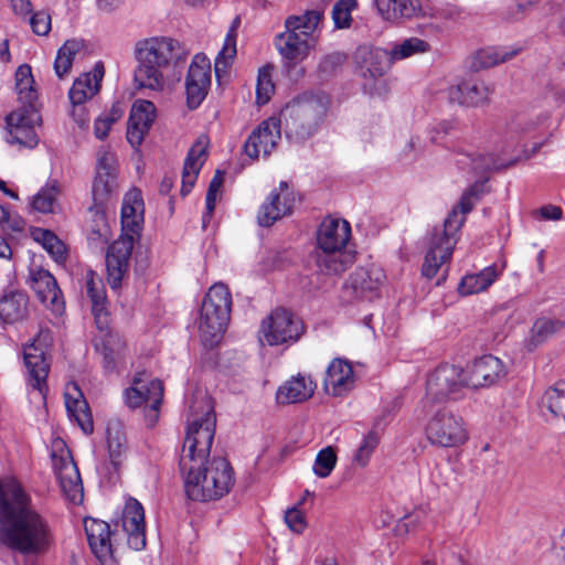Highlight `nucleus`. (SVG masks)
I'll use <instances>...</instances> for the list:
<instances>
[{
    "label": "nucleus",
    "mask_w": 565,
    "mask_h": 565,
    "mask_svg": "<svg viewBox=\"0 0 565 565\" xmlns=\"http://www.w3.org/2000/svg\"><path fill=\"white\" fill-rule=\"evenodd\" d=\"M211 397L196 391L189 401L186 436L180 456V470L189 499L206 502L226 495L235 483L231 463L223 457L209 459L215 434Z\"/></svg>",
    "instance_id": "1"
},
{
    "label": "nucleus",
    "mask_w": 565,
    "mask_h": 565,
    "mask_svg": "<svg viewBox=\"0 0 565 565\" xmlns=\"http://www.w3.org/2000/svg\"><path fill=\"white\" fill-rule=\"evenodd\" d=\"M0 541L25 555L45 554L54 542L47 521L13 478L0 481Z\"/></svg>",
    "instance_id": "2"
},
{
    "label": "nucleus",
    "mask_w": 565,
    "mask_h": 565,
    "mask_svg": "<svg viewBox=\"0 0 565 565\" xmlns=\"http://www.w3.org/2000/svg\"><path fill=\"white\" fill-rule=\"evenodd\" d=\"M134 54L136 87L162 93L170 86L169 72L184 62L189 52L172 38L152 36L138 41Z\"/></svg>",
    "instance_id": "3"
},
{
    "label": "nucleus",
    "mask_w": 565,
    "mask_h": 565,
    "mask_svg": "<svg viewBox=\"0 0 565 565\" xmlns=\"http://www.w3.org/2000/svg\"><path fill=\"white\" fill-rule=\"evenodd\" d=\"M143 213L141 192L138 189H131L122 200L121 235L109 246L106 254L107 281L113 289L120 287L128 271L135 242L142 230Z\"/></svg>",
    "instance_id": "4"
},
{
    "label": "nucleus",
    "mask_w": 565,
    "mask_h": 565,
    "mask_svg": "<svg viewBox=\"0 0 565 565\" xmlns=\"http://www.w3.org/2000/svg\"><path fill=\"white\" fill-rule=\"evenodd\" d=\"M478 194V185L470 186L462 194L458 205L448 214L443 228L434 230L422 266V274L425 277L429 279L435 277L438 270L449 262L458 242V231L465 223V215L472 210Z\"/></svg>",
    "instance_id": "5"
},
{
    "label": "nucleus",
    "mask_w": 565,
    "mask_h": 565,
    "mask_svg": "<svg viewBox=\"0 0 565 565\" xmlns=\"http://www.w3.org/2000/svg\"><path fill=\"white\" fill-rule=\"evenodd\" d=\"M351 238V225L342 218L326 217L318 228L317 244L320 253L317 266L324 275H339L353 263L354 255L345 249Z\"/></svg>",
    "instance_id": "6"
},
{
    "label": "nucleus",
    "mask_w": 565,
    "mask_h": 565,
    "mask_svg": "<svg viewBox=\"0 0 565 565\" xmlns=\"http://www.w3.org/2000/svg\"><path fill=\"white\" fill-rule=\"evenodd\" d=\"M232 296L224 284H214L206 292L198 320L200 338L205 348L216 347L230 321Z\"/></svg>",
    "instance_id": "7"
},
{
    "label": "nucleus",
    "mask_w": 565,
    "mask_h": 565,
    "mask_svg": "<svg viewBox=\"0 0 565 565\" xmlns=\"http://www.w3.org/2000/svg\"><path fill=\"white\" fill-rule=\"evenodd\" d=\"M329 105L326 94L305 95L288 103L280 113L287 135L298 139L312 136L326 118Z\"/></svg>",
    "instance_id": "8"
},
{
    "label": "nucleus",
    "mask_w": 565,
    "mask_h": 565,
    "mask_svg": "<svg viewBox=\"0 0 565 565\" xmlns=\"http://www.w3.org/2000/svg\"><path fill=\"white\" fill-rule=\"evenodd\" d=\"M322 13L308 10L300 15H291L285 21V32L276 36V47L280 55L291 62L303 60L310 50V42Z\"/></svg>",
    "instance_id": "9"
},
{
    "label": "nucleus",
    "mask_w": 565,
    "mask_h": 565,
    "mask_svg": "<svg viewBox=\"0 0 565 565\" xmlns=\"http://www.w3.org/2000/svg\"><path fill=\"white\" fill-rule=\"evenodd\" d=\"M428 418L425 425L427 440L436 447L455 448L469 439L463 418L447 407H424Z\"/></svg>",
    "instance_id": "10"
},
{
    "label": "nucleus",
    "mask_w": 565,
    "mask_h": 565,
    "mask_svg": "<svg viewBox=\"0 0 565 565\" xmlns=\"http://www.w3.org/2000/svg\"><path fill=\"white\" fill-rule=\"evenodd\" d=\"M468 387L465 369L451 364L440 365L427 379L423 406L459 399Z\"/></svg>",
    "instance_id": "11"
},
{
    "label": "nucleus",
    "mask_w": 565,
    "mask_h": 565,
    "mask_svg": "<svg viewBox=\"0 0 565 565\" xmlns=\"http://www.w3.org/2000/svg\"><path fill=\"white\" fill-rule=\"evenodd\" d=\"M305 331L300 319L287 309L277 308L263 319L258 330L262 345L290 344L300 339Z\"/></svg>",
    "instance_id": "12"
},
{
    "label": "nucleus",
    "mask_w": 565,
    "mask_h": 565,
    "mask_svg": "<svg viewBox=\"0 0 565 565\" xmlns=\"http://www.w3.org/2000/svg\"><path fill=\"white\" fill-rule=\"evenodd\" d=\"M163 397V385L160 380L151 379L146 372L137 373L131 386L124 393L125 403L129 408L146 407V418L153 425L159 415V406Z\"/></svg>",
    "instance_id": "13"
},
{
    "label": "nucleus",
    "mask_w": 565,
    "mask_h": 565,
    "mask_svg": "<svg viewBox=\"0 0 565 565\" xmlns=\"http://www.w3.org/2000/svg\"><path fill=\"white\" fill-rule=\"evenodd\" d=\"M52 465L65 498L74 504L83 501L84 489L81 475L70 450L62 440L54 444Z\"/></svg>",
    "instance_id": "14"
},
{
    "label": "nucleus",
    "mask_w": 565,
    "mask_h": 565,
    "mask_svg": "<svg viewBox=\"0 0 565 565\" xmlns=\"http://www.w3.org/2000/svg\"><path fill=\"white\" fill-rule=\"evenodd\" d=\"M51 341L50 331H40L32 343L23 351L24 364L28 373V383L34 392H38L42 399H45L46 379L50 364L45 358V348Z\"/></svg>",
    "instance_id": "15"
},
{
    "label": "nucleus",
    "mask_w": 565,
    "mask_h": 565,
    "mask_svg": "<svg viewBox=\"0 0 565 565\" xmlns=\"http://www.w3.org/2000/svg\"><path fill=\"white\" fill-rule=\"evenodd\" d=\"M118 164L116 156L109 149L102 147L97 151L96 174L92 194L96 204H104L118 190Z\"/></svg>",
    "instance_id": "16"
},
{
    "label": "nucleus",
    "mask_w": 565,
    "mask_h": 565,
    "mask_svg": "<svg viewBox=\"0 0 565 565\" xmlns=\"http://www.w3.org/2000/svg\"><path fill=\"white\" fill-rule=\"evenodd\" d=\"M39 119V114L32 107H22L9 114L6 118L7 141L30 149L36 147L39 138L34 126Z\"/></svg>",
    "instance_id": "17"
},
{
    "label": "nucleus",
    "mask_w": 565,
    "mask_h": 565,
    "mask_svg": "<svg viewBox=\"0 0 565 565\" xmlns=\"http://www.w3.org/2000/svg\"><path fill=\"white\" fill-rule=\"evenodd\" d=\"M211 86V63L203 54L192 58L185 77L186 103L191 109L198 108L205 99Z\"/></svg>",
    "instance_id": "18"
},
{
    "label": "nucleus",
    "mask_w": 565,
    "mask_h": 565,
    "mask_svg": "<svg viewBox=\"0 0 565 565\" xmlns=\"http://www.w3.org/2000/svg\"><path fill=\"white\" fill-rule=\"evenodd\" d=\"M465 371L470 388L490 387L508 375L504 362L492 354L476 359Z\"/></svg>",
    "instance_id": "19"
},
{
    "label": "nucleus",
    "mask_w": 565,
    "mask_h": 565,
    "mask_svg": "<svg viewBox=\"0 0 565 565\" xmlns=\"http://www.w3.org/2000/svg\"><path fill=\"white\" fill-rule=\"evenodd\" d=\"M30 286L34 290L38 299L54 315H61L64 311L65 302L61 289L53 275L43 268L35 267L30 269Z\"/></svg>",
    "instance_id": "20"
},
{
    "label": "nucleus",
    "mask_w": 565,
    "mask_h": 565,
    "mask_svg": "<svg viewBox=\"0 0 565 565\" xmlns=\"http://www.w3.org/2000/svg\"><path fill=\"white\" fill-rule=\"evenodd\" d=\"M280 139V120L274 117L262 121L249 135L244 143L245 153L257 159L268 156Z\"/></svg>",
    "instance_id": "21"
},
{
    "label": "nucleus",
    "mask_w": 565,
    "mask_h": 565,
    "mask_svg": "<svg viewBox=\"0 0 565 565\" xmlns=\"http://www.w3.org/2000/svg\"><path fill=\"white\" fill-rule=\"evenodd\" d=\"M295 196L288 190L286 182H280L278 189H274L266 201L260 205L257 221L260 226H270L276 221L292 212Z\"/></svg>",
    "instance_id": "22"
},
{
    "label": "nucleus",
    "mask_w": 565,
    "mask_h": 565,
    "mask_svg": "<svg viewBox=\"0 0 565 565\" xmlns=\"http://www.w3.org/2000/svg\"><path fill=\"white\" fill-rule=\"evenodd\" d=\"M120 524L127 535L128 545L135 551L146 546L145 511L139 501L130 498L124 507Z\"/></svg>",
    "instance_id": "23"
},
{
    "label": "nucleus",
    "mask_w": 565,
    "mask_h": 565,
    "mask_svg": "<svg viewBox=\"0 0 565 565\" xmlns=\"http://www.w3.org/2000/svg\"><path fill=\"white\" fill-rule=\"evenodd\" d=\"M84 529L89 547L102 565H114L110 526L107 522L86 518Z\"/></svg>",
    "instance_id": "24"
},
{
    "label": "nucleus",
    "mask_w": 565,
    "mask_h": 565,
    "mask_svg": "<svg viewBox=\"0 0 565 565\" xmlns=\"http://www.w3.org/2000/svg\"><path fill=\"white\" fill-rule=\"evenodd\" d=\"M355 385V375L351 363L343 359L330 362L323 380L326 393L333 397L348 395Z\"/></svg>",
    "instance_id": "25"
},
{
    "label": "nucleus",
    "mask_w": 565,
    "mask_h": 565,
    "mask_svg": "<svg viewBox=\"0 0 565 565\" xmlns=\"http://www.w3.org/2000/svg\"><path fill=\"white\" fill-rule=\"evenodd\" d=\"M156 118V106L150 100L138 99L134 103L127 128V140L132 147L141 145Z\"/></svg>",
    "instance_id": "26"
},
{
    "label": "nucleus",
    "mask_w": 565,
    "mask_h": 565,
    "mask_svg": "<svg viewBox=\"0 0 565 565\" xmlns=\"http://www.w3.org/2000/svg\"><path fill=\"white\" fill-rule=\"evenodd\" d=\"M85 289L92 302L95 323L100 331H106L110 322L106 289L102 278L93 270L85 274Z\"/></svg>",
    "instance_id": "27"
},
{
    "label": "nucleus",
    "mask_w": 565,
    "mask_h": 565,
    "mask_svg": "<svg viewBox=\"0 0 565 565\" xmlns=\"http://www.w3.org/2000/svg\"><path fill=\"white\" fill-rule=\"evenodd\" d=\"M64 399L70 418L73 419L86 435L92 434L94 430L92 414L84 394L76 383H68L65 386Z\"/></svg>",
    "instance_id": "28"
},
{
    "label": "nucleus",
    "mask_w": 565,
    "mask_h": 565,
    "mask_svg": "<svg viewBox=\"0 0 565 565\" xmlns=\"http://www.w3.org/2000/svg\"><path fill=\"white\" fill-rule=\"evenodd\" d=\"M316 388L310 375L299 373L278 387L276 399L282 405L302 403L313 396Z\"/></svg>",
    "instance_id": "29"
},
{
    "label": "nucleus",
    "mask_w": 565,
    "mask_h": 565,
    "mask_svg": "<svg viewBox=\"0 0 565 565\" xmlns=\"http://www.w3.org/2000/svg\"><path fill=\"white\" fill-rule=\"evenodd\" d=\"M355 58L364 77L383 76L394 63L390 51L380 47L360 46Z\"/></svg>",
    "instance_id": "30"
},
{
    "label": "nucleus",
    "mask_w": 565,
    "mask_h": 565,
    "mask_svg": "<svg viewBox=\"0 0 565 565\" xmlns=\"http://www.w3.org/2000/svg\"><path fill=\"white\" fill-rule=\"evenodd\" d=\"M491 93L492 89L483 82L466 79L449 87L448 98L460 105L479 106L488 102Z\"/></svg>",
    "instance_id": "31"
},
{
    "label": "nucleus",
    "mask_w": 565,
    "mask_h": 565,
    "mask_svg": "<svg viewBox=\"0 0 565 565\" xmlns=\"http://www.w3.org/2000/svg\"><path fill=\"white\" fill-rule=\"evenodd\" d=\"M207 138L201 136L191 147L184 161L181 194L186 195L194 186L199 172L206 159Z\"/></svg>",
    "instance_id": "32"
},
{
    "label": "nucleus",
    "mask_w": 565,
    "mask_h": 565,
    "mask_svg": "<svg viewBox=\"0 0 565 565\" xmlns=\"http://www.w3.org/2000/svg\"><path fill=\"white\" fill-rule=\"evenodd\" d=\"M384 279L385 274L382 268L374 265L367 268L361 267L350 276L347 287L358 297H367L380 288Z\"/></svg>",
    "instance_id": "33"
},
{
    "label": "nucleus",
    "mask_w": 565,
    "mask_h": 565,
    "mask_svg": "<svg viewBox=\"0 0 565 565\" xmlns=\"http://www.w3.org/2000/svg\"><path fill=\"white\" fill-rule=\"evenodd\" d=\"M103 76L104 67L102 65H96L92 73L78 76L68 92L71 104H85L93 98L99 92Z\"/></svg>",
    "instance_id": "34"
},
{
    "label": "nucleus",
    "mask_w": 565,
    "mask_h": 565,
    "mask_svg": "<svg viewBox=\"0 0 565 565\" xmlns=\"http://www.w3.org/2000/svg\"><path fill=\"white\" fill-rule=\"evenodd\" d=\"M503 266L490 265L475 274L462 277L458 291L462 296H469L486 291L502 274Z\"/></svg>",
    "instance_id": "35"
},
{
    "label": "nucleus",
    "mask_w": 565,
    "mask_h": 565,
    "mask_svg": "<svg viewBox=\"0 0 565 565\" xmlns=\"http://www.w3.org/2000/svg\"><path fill=\"white\" fill-rule=\"evenodd\" d=\"M565 327V322L551 318V317H540L537 318L527 335L524 340V345L527 351L532 352L543 343H545L553 335L558 333Z\"/></svg>",
    "instance_id": "36"
},
{
    "label": "nucleus",
    "mask_w": 565,
    "mask_h": 565,
    "mask_svg": "<svg viewBox=\"0 0 565 565\" xmlns=\"http://www.w3.org/2000/svg\"><path fill=\"white\" fill-rule=\"evenodd\" d=\"M379 14L386 21L416 17L420 10L418 0H373Z\"/></svg>",
    "instance_id": "37"
},
{
    "label": "nucleus",
    "mask_w": 565,
    "mask_h": 565,
    "mask_svg": "<svg viewBox=\"0 0 565 565\" xmlns=\"http://www.w3.org/2000/svg\"><path fill=\"white\" fill-rule=\"evenodd\" d=\"M29 311V297L23 291H10L0 299V318L7 323L23 320Z\"/></svg>",
    "instance_id": "38"
},
{
    "label": "nucleus",
    "mask_w": 565,
    "mask_h": 565,
    "mask_svg": "<svg viewBox=\"0 0 565 565\" xmlns=\"http://www.w3.org/2000/svg\"><path fill=\"white\" fill-rule=\"evenodd\" d=\"M239 23L241 20L236 17L227 31L221 51L215 57L214 70L217 78L227 74L228 68L236 56V38Z\"/></svg>",
    "instance_id": "39"
},
{
    "label": "nucleus",
    "mask_w": 565,
    "mask_h": 565,
    "mask_svg": "<svg viewBox=\"0 0 565 565\" xmlns=\"http://www.w3.org/2000/svg\"><path fill=\"white\" fill-rule=\"evenodd\" d=\"M62 186L56 180H49L32 198L31 206L40 213H55L58 207V199Z\"/></svg>",
    "instance_id": "40"
},
{
    "label": "nucleus",
    "mask_w": 565,
    "mask_h": 565,
    "mask_svg": "<svg viewBox=\"0 0 565 565\" xmlns=\"http://www.w3.org/2000/svg\"><path fill=\"white\" fill-rule=\"evenodd\" d=\"M97 350H100L104 360V367L108 371L115 369L117 362L122 358L125 343L117 334L106 332L100 341L95 343Z\"/></svg>",
    "instance_id": "41"
},
{
    "label": "nucleus",
    "mask_w": 565,
    "mask_h": 565,
    "mask_svg": "<svg viewBox=\"0 0 565 565\" xmlns=\"http://www.w3.org/2000/svg\"><path fill=\"white\" fill-rule=\"evenodd\" d=\"M542 405L554 417L565 422V381L557 382L544 392Z\"/></svg>",
    "instance_id": "42"
},
{
    "label": "nucleus",
    "mask_w": 565,
    "mask_h": 565,
    "mask_svg": "<svg viewBox=\"0 0 565 565\" xmlns=\"http://www.w3.org/2000/svg\"><path fill=\"white\" fill-rule=\"evenodd\" d=\"M33 85L34 79L31 67L26 64L20 65L15 72V90L19 99L28 105L26 107H31L32 103L38 97Z\"/></svg>",
    "instance_id": "43"
},
{
    "label": "nucleus",
    "mask_w": 565,
    "mask_h": 565,
    "mask_svg": "<svg viewBox=\"0 0 565 565\" xmlns=\"http://www.w3.org/2000/svg\"><path fill=\"white\" fill-rule=\"evenodd\" d=\"M82 45L76 40H67L58 50L54 61V71L58 78L68 74Z\"/></svg>",
    "instance_id": "44"
},
{
    "label": "nucleus",
    "mask_w": 565,
    "mask_h": 565,
    "mask_svg": "<svg viewBox=\"0 0 565 565\" xmlns=\"http://www.w3.org/2000/svg\"><path fill=\"white\" fill-rule=\"evenodd\" d=\"M429 51L430 45L427 41H424L419 38H408L399 43H395L390 50V53L393 61L395 62Z\"/></svg>",
    "instance_id": "45"
},
{
    "label": "nucleus",
    "mask_w": 565,
    "mask_h": 565,
    "mask_svg": "<svg viewBox=\"0 0 565 565\" xmlns=\"http://www.w3.org/2000/svg\"><path fill=\"white\" fill-rule=\"evenodd\" d=\"M33 237L56 262L65 259L66 248L64 243L51 231L36 228Z\"/></svg>",
    "instance_id": "46"
},
{
    "label": "nucleus",
    "mask_w": 565,
    "mask_h": 565,
    "mask_svg": "<svg viewBox=\"0 0 565 565\" xmlns=\"http://www.w3.org/2000/svg\"><path fill=\"white\" fill-rule=\"evenodd\" d=\"M125 113V108L120 102H116L113 104L111 108L96 118L94 122V134L98 139H105L108 136V132L111 126L118 121Z\"/></svg>",
    "instance_id": "47"
},
{
    "label": "nucleus",
    "mask_w": 565,
    "mask_h": 565,
    "mask_svg": "<svg viewBox=\"0 0 565 565\" xmlns=\"http://www.w3.org/2000/svg\"><path fill=\"white\" fill-rule=\"evenodd\" d=\"M514 55L515 52H508L504 49L487 47L476 53L473 66L481 68L492 67L499 63L505 62Z\"/></svg>",
    "instance_id": "48"
},
{
    "label": "nucleus",
    "mask_w": 565,
    "mask_h": 565,
    "mask_svg": "<svg viewBox=\"0 0 565 565\" xmlns=\"http://www.w3.org/2000/svg\"><path fill=\"white\" fill-rule=\"evenodd\" d=\"M107 445L110 459L116 463V459L120 457L126 446V437L118 422L109 423L107 425Z\"/></svg>",
    "instance_id": "49"
},
{
    "label": "nucleus",
    "mask_w": 565,
    "mask_h": 565,
    "mask_svg": "<svg viewBox=\"0 0 565 565\" xmlns=\"http://www.w3.org/2000/svg\"><path fill=\"white\" fill-rule=\"evenodd\" d=\"M380 443V437L376 431H369L361 440L354 456L353 462L354 465L364 468L367 466L372 454L376 449Z\"/></svg>",
    "instance_id": "50"
},
{
    "label": "nucleus",
    "mask_w": 565,
    "mask_h": 565,
    "mask_svg": "<svg viewBox=\"0 0 565 565\" xmlns=\"http://www.w3.org/2000/svg\"><path fill=\"white\" fill-rule=\"evenodd\" d=\"M337 454L333 447L328 446L321 449L315 459L312 470L319 478H327L337 465Z\"/></svg>",
    "instance_id": "51"
},
{
    "label": "nucleus",
    "mask_w": 565,
    "mask_h": 565,
    "mask_svg": "<svg viewBox=\"0 0 565 565\" xmlns=\"http://www.w3.org/2000/svg\"><path fill=\"white\" fill-rule=\"evenodd\" d=\"M273 67L265 66L259 70L256 84V102L258 105L268 103L274 93Z\"/></svg>",
    "instance_id": "52"
},
{
    "label": "nucleus",
    "mask_w": 565,
    "mask_h": 565,
    "mask_svg": "<svg viewBox=\"0 0 565 565\" xmlns=\"http://www.w3.org/2000/svg\"><path fill=\"white\" fill-rule=\"evenodd\" d=\"M358 6L356 0H339L332 9V18L337 28H348L352 21L351 11Z\"/></svg>",
    "instance_id": "53"
},
{
    "label": "nucleus",
    "mask_w": 565,
    "mask_h": 565,
    "mask_svg": "<svg viewBox=\"0 0 565 565\" xmlns=\"http://www.w3.org/2000/svg\"><path fill=\"white\" fill-rule=\"evenodd\" d=\"M29 23L33 33L40 36L47 35L52 29L51 14L44 10L32 12L29 17Z\"/></svg>",
    "instance_id": "54"
},
{
    "label": "nucleus",
    "mask_w": 565,
    "mask_h": 565,
    "mask_svg": "<svg viewBox=\"0 0 565 565\" xmlns=\"http://www.w3.org/2000/svg\"><path fill=\"white\" fill-rule=\"evenodd\" d=\"M458 163L462 169L470 168L475 173H481L494 168L487 156L465 154L462 159L458 160Z\"/></svg>",
    "instance_id": "55"
},
{
    "label": "nucleus",
    "mask_w": 565,
    "mask_h": 565,
    "mask_svg": "<svg viewBox=\"0 0 565 565\" xmlns=\"http://www.w3.org/2000/svg\"><path fill=\"white\" fill-rule=\"evenodd\" d=\"M223 182H224V173L222 171L217 170L215 172L214 177L212 178V180L209 184L207 192H206L205 202H206V214L209 216L212 215V213L215 209L216 195H217L218 191L221 190Z\"/></svg>",
    "instance_id": "56"
},
{
    "label": "nucleus",
    "mask_w": 565,
    "mask_h": 565,
    "mask_svg": "<svg viewBox=\"0 0 565 565\" xmlns=\"http://www.w3.org/2000/svg\"><path fill=\"white\" fill-rule=\"evenodd\" d=\"M285 522L292 532L298 534L302 533L307 527L305 514L298 509V507H292L286 511Z\"/></svg>",
    "instance_id": "57"
},
{
    "label": "nucleus",
    "mask_w": 565,
    "mask_h": 565,
    "mask_svg": "<svg viewBox=\"0 0 565 565\" xmlns=\"http://www.w3.org/2000/svg\"><path fill=\"white\" fill-rule=\"evenodd\" d=\"M71 116L82 129L89 126V111L85 104H72Z\"/></svg>",
    "instance_id": "58"
},
{
    "label": "nucleus",
    "mask_w": 565,
    "mask_h": 565,
    "mask_svg": "<svg viewBox=\"0 0 565 565\" xmlns=\"http://www.w3.org/2000/svg\"><path fill=\"white\" fill-rule=\"evenodd\" d=\"M439 15L448 20L457 21L463 17V10L456 4L447 3L439 10Z\"/></svg>",
    "instance_id": "59"
},
{
    "label": "nucleus",
    "mask_w": 565,
    "mask_h": 565,
    "mask_svg": "<svg viewBox=\"0 0 565 565\" xmlns=\"http://www.w3.org/2000/svg\"><path fill=\"white\" fill-rule=\"evenodd\" d=\"M14 13L21 17H29L32 13L31 0H11Z\"/></svg>",
    "instance_id": "60"
},
{
    "label": "nucleus",
    "mask_w": 565,
    "mask_h": 565,
    "mask_svg": "<svg viewBox=\"0 0 565 565\" xmlns=\"http://www.w3.org/2000/svg\"><path fill=\"white\" fill-rule=\"evenodd\" d=\"M540 212L545 220L558 221L563 215L562 209L556 205H545Z\"/></svg>",
    "instance_id": "61"
},
{
    "label": "nucleus",
    "mask_w": 565,
    "mask_h": 565,
    "mask_svg": "<svg viewBox=\"0 0 565 565\" xmlns=\"http://www.w3.org/2000/svg\"><path fill=\"white\" fill-rule=\"evenodd\" d=\"M455 129V126L451 122L443 121L439 122L435 128V134L431 136V140L434 142H438L440 138L437 136L439 132H443L444 135H449Z\"/></svg>",
    "instance_id": "62"
},
{
    "label": "nucleus",
    "mask_w": 565,
    "mask_h": 565,
    "mask_svg": "<svg viewBox=\"0 0 565 565\" xmlns=\"http://www.w3.org/2000/svg\"><path fill=\"white\" fill-rule=\"evenodd\" d=\"M122 2L124 0H97V7L104 12H111Z\"/></svg>",
    "instance_id": "63"
},
{
    "label": "nucleus",
    "mask_w": 565,
    "mask_h": 565,
    "mask_svg": "<svg viewBox=\"0 0 565 565\" xmlns=\"http://www.w3.org/2000/svg\"><path fill=\"white\" fill-rule=\"evenodd\" d=\"M553 550L558 557H562L565 561V530L554 541Z\"/></svg>",
    "instance_id": "64"
}]
</instances>
